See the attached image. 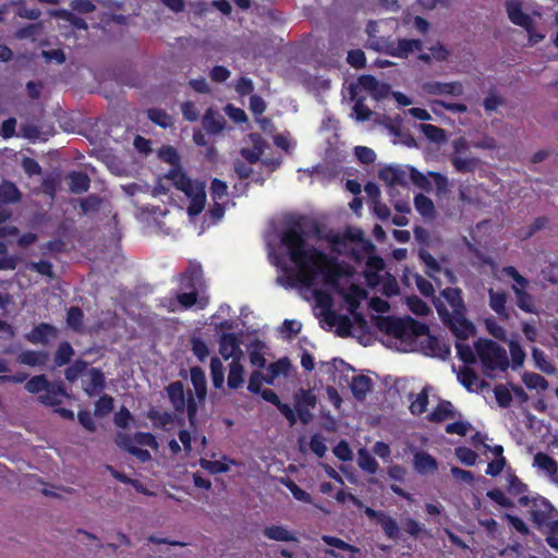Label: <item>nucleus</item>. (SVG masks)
I'll return each instance as SVG.
<instances>
[{"mask_svg":"<svg viewBox=\"0 0 558 558\" xmlns=\"http://www.w3.org/2000/svg\"><path fill=\"white\" fill-rule=\"evenodd\" d=\"M271 265L303 287H312L322 277L328 286L338 284L341 265L316 246H267Z\"/></svg>","mask_w":558,"mask_h":558,"instance_id":"1","label":"nucleus"},{"mask_svg":"<svg viewBox=\"0 0 558 558\" xmlns=\"http://www.w3.org/2000/svg\"><path fill=\"white\" fill-rule=\"evenodd\" d=\"M268 244L279 240V244H305L306 241L327 242V244H372L364 238L360 228L347 227L342 232H335L307 216L284 215L279 220H271L266 231Z\"/></svg>","mask_w":558,"mask_h":558,"instance_id":"2","label":"nucleus"},{"mask_svg":"<svg viewBox=\"0 0 558 558\" xmlns=\"http://www.w3.org/2000/svg\"><path fill=\"white\" fill-rule=\"evenodd\" d=\"M375 326L381 332L399 340H412L428 335L429 327L411 316H375Z\"/></svg>","mask_w":558,"mask_h":558,"instance_id":"3","label":"nucleus"},{"mask_svg":"<svg viewBox=\"0 0 558 558\" xmlns=\"http://www.w3.org/2000/svg\"><path fill=\"white\" fill-rule=\"evenodd\" d=\"M478 359L486 371H507L509 360L506 350L490 339H480L475 344Z\"/></svg>","mask_w":558,"mask_h":558,"instance_id":"4","label":"nucleus"},{"mask_svg":"<svg viewBox=\"0 0 558 558\" xmlns=\"http://www.w3.org/2000/svg\"><path fill=\"white\" fill-rule=\"evenodd\" d=\"M518 502L521 507L529 508L531 519L538 529L550 523V519H554L557 514L554 506L543 496L530 497L523 495L518 499Z\"/></svg>","mask_w":558,"mask_h":558,"instance_id":"5","label":"nucleus"},{"mask_svg":"<svg viewBox=\"0 0 558 558\" xmlns=\"http://www.w3.org/2000/svg\"><path fill=\"white\" fill-rule=\"evenodd\" d=\"M437 311L442 322L448 326L451 332L459 340H466L475 332L474 325L465 317V311L449 313L444 307H438Z\"/></svg>","mask_w":558,"mask_h":558,"instance_id":"6","label":"nucleus"},{"mask_svg":"<svg viewBox=\"0 0 558 558\" xmlns=\"http://www.w3.org/2000/svg\"><path fill=\"white\" fill-rule=\"evenodd\" d=\"M173 185L182 191L189 198L205 191V184L201 181H193L180 168H172L166 174Z\"/></svg>","mask_w":558,"mask_h":558,"instance_id":"7","label":"nucleus"},{"mask_svg":"<svg viewBox=\"0 0 558 558\" xmlns=\"http://www.w3.org/2000/svg\"><path fill=\"white\" fill-rule=\"evenodd\" d=\"M378 178L387 185H409V167L401 165H388L379 169Z\"/></svg>","mask_w":558,"mask_h":558,"instance_id":"8","label":"nucleus"},{"mask_svg":"<svg viewBox=\"0 0 558 558\" xmlns=\"http://www.w3.org/2000/svg\"><path fill=\"white\" fill-rule=\"evenodd\" d=\"M364 192L366 193L375 216L381 221L388 220L391 216V213L389 207L381 202V193L379 186L376 183L368 182L364 186Z\"/></svg>","mask_w":558,"mask_h":558,"instance_id":"9","label":"nucleus"},{"mask_svg":"<svg viewBox=\"0 0 558 558\" xmlns=\"http://www.w3.org/2000/svg\"><path fill=\"white\" fill-rule=\"evenodd\" d=\"M198 277L194 274H185L181 278V284L190 292H182L177 295V300L183 308H191L197 303V282Z\"/></svg>","mask_w":558,"mask_h":558,"instance_id":"10","label":"nucleus"},{"mask_svg":"<svg viewBox=\"0 0 558 558\" xmlns=\"http://www.w3.org/2000/svg\"><path fill=\"white\" fill-rule=\"evenodd\" d=\"M59 330L49 323H39L25 335V339L33 344L47 345L50 340L56 339Z\"/></svg>","mask_w":558,"mask_h":558,"instance_id":"11","label":"nucleus"},{"mask_svg":"<svg viewBox=\"0 0 558 558\" xmlns=\"http://www.w3.org/2000/svg\"><path fill=\"white\" fill-rule=\"evenodd\" d=\"M423 90L429 95H450L454 97L462 96L464 88L460 82H426L422 86Z\"/></svg>","mask_w":558,"mask_h":558,"instance_id":"12","label":"nucleus"},{"mask_svg":"<svg viewBox=\"0 0 558 558\" xmlns=\"http://www.w3.org/2000/svg\"><path fill=\"white\" fill-rule=\"evenodd\" d=\"M240 344V338L235 333H222L219 340V353L225 360L234 359V356L242 357L243 352Z\"/></svg>","mask_w":558,"mask_h":558,"instance_id":"13","label":"nucleus"},{"mask_svg":"<svg viewBox=\"0 0 558 558\" xmlns=\"http://www.w3.org/2000/svg\"><path fill=\"white\" fill-rule=\"evenodd\" d=\"M258 395H260V397L265 401L274 404L278 409V411L286 417L290 426H294L296 424V415L294 413V410L288 403H283L274 390L268 388L262 389V391Z\"/></svg>","mask_w":558,"mask_h":558,"instance_id":"14","label":"nucleus"},{"mask_svg":"<svg viewBox=\"0 0 558 558\" xmlns=\"http://www.w3.org/2000/svg\"><path fill=\"white\" fill-rule=\"evenodd\" d=\"M66 396L65 387L62 381H49V385L45 388L44 393L38 397V400L45 405L56 407L59 405Z\"/></svg>","mask_w":558,"mask_h":558,"instance_id":"15","label":"nucleus"},{"mask_svg":"<svg viewBox=\"0 0 558 558\" xmlns=\"http://www.w3.org/2000/svg\"><path fill=\"white\" fill-rule=\"evenodd\" d=\"M423 43L420 39H398L390 44L387 52L392 57L407 58L413 51H421Z\"/></svg>","mask_w":558,"mask_h":558,"instance_id":"16","label":"nucleus"},{"mask_svg":"<svg viewBox=\"0 0 558 558\" xmlns=\"http://www.w3.org/2000/svg\"><path fill=\"white\" fill-rule=\"evenodd\" d=\"M506 9L510 21L525 28L529 33L532 28V19L522 11L521 4L515 0H508Z\"/></svg>","mask_w":558,"mask_h":558,"instance_id":"17","label":"nucleus"},{"mask_svg":"<svg viewBox=\"0 0 558 558\" xmlns=\"http://www.w3.org/2000/svg\"><path fill=\"white\" fill-rule=\"evenodd\" d=\"M533 466L545 472L554 482L558 483V463L545 452H537L533 459Z\"/></svg>","mask_w":558,"mask_h":558,"instance_id":"18","label":"nucleus"},{"mask_svg":"<svg viewBox=\"0 0 558 558\" xmlns=\"http://www.w3.org/2000/svg\"><path fill=\"white\" fill-rule=\"evenodd\" d=\"M87 374L89 380L84 386L85 393L89 397L99 395L106 388V377L104 372L98 367H92Z\"/></svg>","mask_w":558,"mask_h":558,"instance_id":"19","label":"nucleus"},{"mask_svg":"<svg viewBox=\"0 0 558 558\" xmlns=\"http://www.w3.org/2000/svg\"><path fill=\"white\" fill-rule=\"evenodd\" d=\"M49 352L45 350H24L17 355L16 361L20 364L35 367L45 366L49 361Z\"/></svg>","mask_w":558,"mask_h":558,"instance_id":"20","label":"nucleus"},{"mask_svg":"<svg viewBox=\"0 0 558 558\" xmlns=\"http://www.w3.org/2000/svg\"><path fill=\"white\" fill-rule=\"evenodd\" d=\"M266 343L260 339H254L248 344V359L252 366L257 367V369H263L266 367L267 361L265 357Z\"/></svg>","mask_w":558,"mask_h":558,"instance_id":"21","label":"nucleus"},{"mask_svg":"<svg viewBox=\"0 0 558 558\" xmlns=\"http://www.w3.org/2000/svg\"><path fill=\"white\" fill-rule=\"evenodd\" d=\"M413 465L417 473H434L438 469L437 460L426 451H416L413 456Z\"/></svg>","mask_w":558,"mask_h":558,"instance_id":"22","label":"nucleus"},{"mask_svg":"<svg viewBox=\"0 0 558 558\" xmlns=\"http://www.w3.org/2000/svg\"><path fill=\"white\" fill-rule=\"evenodd\" d=\"M168 398L177 412L185 410V393L182 381L177 380L169 384L166 388Z\"/></svg>","mask_w":558,"mask_h":558,"instance_id":"23","label":"nucleus"},{"mask_svg":"<svg viewBox=\"0 0 558 558\" xmlns=\"http://www.w3.org/2000/svg\"><path fill=\"white\" fill-rule=\"evenodd\" d=\"M489 307L501 318L508 319L509 313L506 308L507 293L505 291H495L493 288L488 290Z\"/></svg>","mask_w":558,"mask_h":558,"instance_id":"24","label":"nucleus"},{"mask_svg":"<svg viewBox=\"0 0 558 558\" xmlns=\"http://www.w3.org/2000/svg\"><path fill=\"white\" fill-rule=\"evenodd\" d=\"M244 383V367L241 363L240 356H234V359L229 364V374L227 379V385L230 389H238Z\"/></svg>","mask_w":558,"mask_h":558,"instance_id":"25","label":"nucleus"},{"mask_svg":"<svg viewBox=\"0 0 558 558\" xmlns=\"http://www.w3.org/2000/svg\"><path fill=\"white\" fill-rule=\"evenodd\" d=\"M449 160L457 172L468 173L475 171L480 165L481 160L474 156H450Z\"/></svg>","mask_w":558,"mask_h":558,"instance_id":"26","label":"nucleus"},{"mask_svg":"<svg viewBox=\"0 0 558 558\" xmlns=\"http://www.w3.org/2000/svg\"><path fill=\"white\" fill-rule=\"evenodd\" d=\"M456 411L448 400H441L436 408L427 415V420L433 423H441L446 420L453 418Z\"/></svg>","mask_w":558,"mask_h":558,"instance_id":"27","label":"nucleus"},{"mask_svg":"<svg viewBox=\"0 0 558 558\" xmlns=\"http://www.w3.org/2000/svg\"><path fill=\"white\" fill-rule=\"evenodd\" d=\"M226 120L218 111L208 109L203 117V128L211 134L220 133L225 128Z\"/></svg>","mask_w":558,"mask_h":558,"instance_id":"28","label":"nucleus"},{"mask_svg":"<svg viewBox=\"0 0 558 558\" xmlns=\"http://www.w3.org/2000/svg\"><path fill=\"white\" fill-rule=\"evenodd\" d=\"M75 355V350L73 349L72 344L64 340L61 341L53 354V363L56 367H62L65 365H69Z\"/></svg>","mask_w":558,"mask_h":558,"instance_id":"29","label":"nucleus"},{"mask_svg":"<svg viewBox=\"0 0 558 558\" xmlns=\"http://www.w3.org/2000/svg\"><path fill=\"white\" fill-rule=\"evenodd\" d=\"M371 387L372 379L366 375L354 376L350 386L353 397L359 401H363L366 398Z\"/></svg>","mask_w":558,"mask_h":558,"instance_id":"30","label":"nucleus"},{"mask_svg":"<svg viewBox=\"0 0 558 558\" xmlns=\"http://www.w3.org/2000/svg\"><path fill=\"white\" fill-rule=\"evenodd\" d=\"M294 409H314L317 404V397L311 389L299 388L294 395Z\"/></svg>","mask_w":558,"mask_h":558,"instance_id":"31","label":"nucleus"},{"mask_svg":"<svg viewBox=\"0 0 558 558\" xmlns=\"http://www.w3.org/2000/svg\"><path fill=\"white\" fill-rule=\"evenodd\" d=\"M263 534L268 538L277 542H298L295 535L281 525L266 526Z\"/></svg>","mask_w":558,"mask_h":558,"instance_id":"32","label":"nucleus"},{"mask_svg":"<svg viewBox=\"0 0 558 558\" xmlns=\"http://www.w3.org/2000/svg\"><path fill=\"white\" fill-rule=\"evenodd\" d=\"M69 180V187L72 193L74 194H81L86 192L89 189L90 180L88 175L84 172H71L68 175Z\"/></svg>","mask_w":558,"mask_h":558,"instance_id":"33","label":"nucleus"},{"mask_svg":"<svg viewBox=\"0 0 558 558\" xmlns=\"http://www.w3.org/2000/svg\"><path fill=\"white\" fill-rule=\"evenodd\" d=\"M414 206L415 209L423 216L425 219L433 220L436 217V209L433 201L425 196L424 194H417L414 197Z\"/></svg>","mask_w":558,"mask_h":558,"instance_id":"34","label":"nucleus"},{"mask_svg":"<svg viewBox=\"0 0 558 558\" xmlns=\"http://www.w3.org/2000/svg\"><path fill=\"white\" fill-rule=\"evenodd\" d=\"M426 336L427 338L423 342V349L426 351L428 355L446 356L447 354H449L450 349L447 344L441 343L436 336H432L429 333Z\"/></svg>","mask_w":558,"mask_h":558,"instance_id":"35","label":"nucleus"},{"mask_svg":"<svg viewBox=\"0 0 558 558\" xmlns=\"http://www.w3.org/2000/svg\"><path fill=\"white\" fill-rule=\"evenodd\" d=\"M22 193L17 186L9 181H4L0 184V203L1 204H14L21 201Z\"/></svg>","mask_w":558,"mask_h":558,"instance_id":"36","label":"nucleus"},{"mask_svg":"<svg viewBox=\"0 0 558 558\" xmlns=\"http://www.w3.org/2000/svg\"><path fill=\"white\" fill-rule=\"evenodd\" d=\"M357 465L368 474H375L379 469L378 462L366 448L359 449Z\"/></svg>","mask_w":558,"mask_h":558,"instance_id":"37","label":"nucleus"},{"mask_svg":"<svg viewBox=\"0 0 558 558\" xmlns=\"http://www.w3.org/2000/svg\"><path fill=\"white\" fill-rule=\"evenodd\" d=\"M532 359L534 361L535 367L541 372L553 375L556 372L555 365L548 360L547 355L541 349L533 347L532 348Z\"/></svg>","mask_w":558,"mask_h":558,"instance_id":"38","label":"nucleus"},{"mask_svg":"<svg viewBox=\"0 0 558 558\" xmlns=\"http://www.w3.org/2000/svg\"><path fill=\"white\" fill-rule=\"evenodd\" d=\"M191 381L199 400L205 399L207 393L205 373L198 366L191 368Z\"/></svg>","mask_w":558,"mask_h":558,"instance_id":"39","label":"nucleus"},{"mask_svg":"<svg viewBox=\"0 0 558 558\" xmlns=\"http://www.w3.org/2000/svg\"><path fill=\"white\" fill-rule=\"evenodd\" d=\"M442 295L452 307V313L466 311L460 289L447 288L442 291Z\"/></svg>","mask_w":558,"mask_h":558,"instance_id":"40","label":"nucleus"},{"mask_svg":"<svg viewBox=\"0 0 558 558\" xmlns=\"http://www.w3.org/2000/svg\"><path fill=\"white\" fill-rule=\"evenodd\" d=\"M66 325L73 331L80 332L83 329L84 313L78 306H71L66 312Z\"/></svg>","mask_w":558,"mask_h":558,"instance_id":"41","label":"nucleus"},{"mask_svg":"<svg viewBox=\"0 0 558 558\" xmlns=\"http://www.w3.org/2000/svg\"><path fill=\"white\" fill-rule=\"evenodd\" d=\"M515 294V303L517 306L529 314H536L537 307L534 302V296L530 294L526 290L524 291H517Z\"/></svg>","mask_w":558,"mask_h":558,"instance_id":"42","label":"nucleus"},{"mask_svg":"<svg viewBox=\"0 0 558 558\" xmlns=\"http://www.w3.org/2000/svg\"><path fill=\"white\" fill-rule=\"evenodd\" d=\"M502 274L514 281V284L512 286V290L514 293H517V291H520V289L521 291H524L530 286V281L525 277H523L513 266L504 267Z\"/></svg>","mask_w":558,"mask_h":558,"instance_id":"43","label":"nucleus"},{"mask_svg":"<svg viewBox=\"0 0 558 558\" xmlns=\"http://www.w3.org/2000/svg\"><path fill=\"white\" fill-rule=\"evenodd\" d=\"M87 367L88 363L83 359L75 360L64 369L65 379L70 383L76 381L87 371Z\"/></svg>","mask_w":558,"mask_h":558,"instance_id":"44","label":"nucleus"},{"mask_svg":"<svg viewBox=\"0 0 558 558\" xmlns=\"http://www.w3.org/2000/svg\"><path fill=\"white\" fill-rule=\"evenodd\" d=\"M378 524H380L385 535L388 538L397 539L400 537L399 525L397 521L389 514L385 513L384 515H381V519L379 520Z\"/></svg>","mask_w":558,"mask_h":558,"instance_id":"45","label":"nucleus"},{"mask_svg":"<svg viewBox=\"0 0 558 558\" xmlns=\"http://www.w3.org/2000/svg\"><path fill=\"white\" fill-rule=\"evenodd\" d=\"M114 408V400L109 395H102L95 402V411L94 414L97 417H104L110 414Z\"/></svg>","mask_w":558,"mask_h":558,"instance_id":"46","label":"nucleus"},{"mask_svg":"<svg viewBox=\"0 0 558 558\" xmlns=\"http://www.w3.org/2000/svg\"><path fill=\"white\" fill-rule=\"evenodd\" d=\"M210 373L214 387L221 388L225 381V372L222 362L217 356L210 360Z\"/></svg>","mask_w":558,"mask_h":558,"instance_id":"47","label":"nucleus"},{"mask_svg":"<svg viewBox=\"0 0 558 558\" xmlns=\"http://www.w3.org/2000/svg\"><path fill=\"white\" fill-rule=\"evenodd\" d=\"M407 305L409 310L417 316H427L430 313V308L427 303L417 295L408 296Z\"/></svg>","mask_w":558,"mask_h":558,"instance_id":"48","label":"nucleus"},{"mask_svg":"<svg viewBox=\"0 0 558 558\" xmlns=\"http://www.w3.org/2000/svg\"><path fill=\"white\" fill-rule=\"evenodd\" d=\"M282 484L290 490V493L296 500L305 504L312 502V496L307 492L299 487L291 478L287 477L282 480Z\"/></svg>","mask_w":558,"mask_h":558,"instance_id":"49","label":"nucleus"},{"mask_svg":"<svg viewBox=\"0 0 558 558\" xmlns=\"http://www.w3.org/2000/svg\"><path fill=\"white\" fill-rule=\"evenodd\" d=\"M48 385L49 380L46 375H36L26 381L25 389L31 393H39L45 391V388H47Z\"/></svg>","mask_w":558,"mask_h":558,"instance_id":"50","label":"nucleus"},{"mask_svg":"<svg viewBox=\"0 0 558 558\" xmlns=\"http://www.w3.org/2000/svg\"><path fill=\"white\" fill-rule=\"evenodd\" d=\"M148 418L153 422L154 426L166 428L172 423L173 417L168 412H159L155 409H150L147 413Z\"/></svg>","mask_w":558,"mask_h":558,"instance_id":"51","label":"nucleus"},{"mask_svg":"<svg viewBox=\"0 0 558 558\" xmlns=\"http://www.w3.org/2000/svg\"><path fill=\"white\" fill-rule=\"evenodd\" d=\"M191 350L199 362H205L209 355V349L206 342L199 337H192Z\"/></svg>","mask_w":558,"mask_h":558,"instance_id":"52","label":"nucleus"},{"mask_svg":"<svg viewBox=\"0 0 558 558\" xmlns=\"http://www.w3.org/2000/svg\"><path fill=\"white\" fill-rule=\"evenodd\" d=\"M509 351L512 360V368L517 369L521 367L525 360V352L518 341H510Z\"/></svg>","mask_w":558,"mask_h":558,"instance_id":"53","label":"nucleus"},{"mask_svg":"<svg viewBox=\"0 0 558 558\" xmlns=\"http://www.w3.org/2000/svg\"><path fill=\"white\" fill-rule=\"evenodd\" d=\"M421 132L432 142L441 143L445 141V131L433 124H420Z\"/></svg>","mask_w":558,"mask_h":558,"instance_id":"54","label":"nucleus"},{"mask_svg":"<svg viewBox=\"0 0 558 558\" xmlns=\"http://www.w3.org/2000/svg\"><path fill=\"white\" fill-rule=\"evenodd\" d=\"M456 457L459 459V461L468 466H472L476 463L477 460V453L465 447L460 446L456 448Z\"/></svg>","mask_w":558,"mask_h":558,"instance_id":"55","label":"nucleus"},{"mask_svg":"<svg viewBox=\"0 0 558 558\" xmlns=\"http://www.w3.org/2000/svg\"><path fill=\"white\" fill-rule=\"evenodd\" d=\"M494 395L500 408H508L512 402V395L510 390L502 384L495 386Z\"/></svg>","mask_w":558,"mask_h":558,"instance_id":"56","label":"nucleus"},{"mask_svg":"<svg viewBox=\"0 0 558 558\" xmlns=\"http://www.w3.org/2000/svg\"><path fill=\"white\" fill-rule=\"evenodd\" d=\"M523 381L529 389L541 388L545 390L548 387V381L542 375L536 373H525Z\"/></svg>","mask_w":558,"mask_h":558,"instance_id":"57","label":"nucleus"},{"mask_svg":"<svg viewBox=\"0 0 558 558\" xmlns=\"http://www.w3.org/2000/svg\"><path fill=\"white\" fill-rule=\"evenodd\" d=\"M206 203V192H202L199 194H196L194 197L190 198V205L187 207V214L189 216H197L199 215Z\"/></svg>","mask_w":558,"mask_h":558,"instance_id":"58","label":"nucleus"},{"mask_svg":"<svg viewBox=\"0 0 558 558\" xmlns=\"http://www.w3.org/2000/svg\"><path fill=\"white\" fill-rule=\"evenodd\" d=\"M428 178V175L423 174L414 167H409V180H411L417 187L428 191L430 189Z\"/></svg>","mask_w":558,"mask_h":558,"instance_id":"59","label":"nucleus"},{"mask_svg":"<svg viewBox=\"0 0 558 558\" xmlns=\"http://www.w3.org/2000/svg\"><path fill=\"white\" fill-rule=\"evenodd\" d=\"M427 175L434 180L436 193L438 195L447 194L449 192V180L445 174L435 171H428Z\"/></svg>","mask_w":558,"mask_h":558,"instance_id":"60","label":"nucleus"},{"mask_svg":"<svg viewBox=\"0 0 558 558\" xmlns=\"http://www.w3.org/2000/svg\"><path fill=\"white\" fill-rule=\"evenodd\" d=\"M199 465L202 469L208 471L211 474L218 473H227L229 471V465L221 461H211L207 459H201Z\"/></svg>","mask_w":558,"mask_h":558,"instance_id":"61","label":"nucleus"},{"mask_svg":"<svg viewBox=\"0 0 558 558\" xmlns=\"http://www.w3.org/2000/svg\"><path fill=\"white\" fill-rule=\"evenodd\" d=\"M291 363L288 357L279 359L272 363H270L267 367V371L275 375L276 377L280 375H287L290 371Z\"/></svg>","mask_w":558,"mask_h":558,"instance_id":"62","label":"nucleus"},{"mask_svg":"<svg viewBox=\"0 0 558 558\" xmlns=\"http://www.w3.org/2000/svg\"><path fill=\"white\" fill-rule=\"evenodd\" d=\"M147 114H148V118L155 122L156 124L162 126V128H168L172 124V119L171 117L166 113L163 110H160V109H149L147 111Z\"/></svg>","mask_w":558,"mask_h":558,"instance_id":"63","label":"nucleus"},{"mask_svg":"<svg viewBox=\"0 0 558 558\" xmlns=\"http://www.w3.org/2000/svg\"><path fill=\"white\" fill-rule=\"evenodd\" d=\"M457 354L458 357L465 364H473L475 363V354L472 350V348L463 342H457L456 343Z\"/></svg>","mask_w":558,"mask_h":558,"instance_id":"64","label":"nucleus"}]
</instances>
